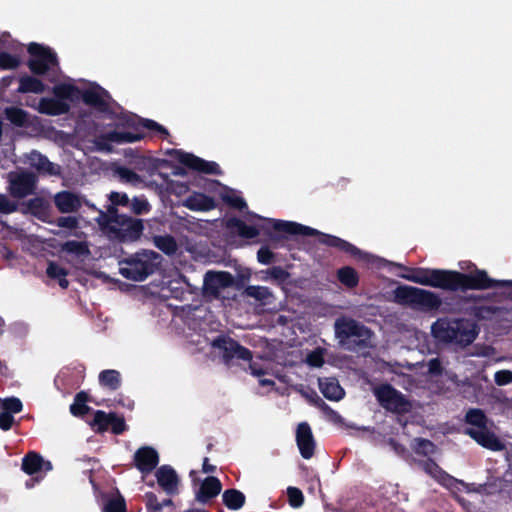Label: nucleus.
Wrapping results in <instances>:
<instances>
[{
    "instance_id": "nucleus-39",
    "label": "nucleus",
    "mask_w": 512,
    "mask_h": 512,
    "mask_svg": "<svg viewBox=\"0 0 512 512\" xmlns=\"http://www.w3.org/2000/svg\"><path fill=\"white\" fill-rule=\"evenodd\" d=\"M111 420H113V413L96 411L91 425L95 430L104 431L110 427Z\"/></svg>"
},
{
    "instance_id": "nucleus-12",
    "label": "nucleus",
    "mask_w": 512,
    "mask_h": 512,
    "mask_svg": "<svg viewBox=\"0 0 512 512\" xmlns=\"http://www.w3.org/2000/svg\"><path fill=\"white\" fill-rule=\"evenodd\" d=\"M373 392L379 403L387 410L396 413H404L410 410V402L388 384L374 388Z\"/></svg>"
},
{
    "instance_id": "nucleus-1",
    "label": "nucleus",
    "mask_w": 512,
    "mask_h": 512,
    "mask_svg": "<svg viewBox=\"0 0 512 512\" xmlns=\"http://www.w3.org/2000/svg\"><path fill=\"white\" fill-rule=\"evenodd\" d=\"M406 280L445 291L486 290L500 288L502 292L487 296L452 295L441 298L439 294L409 285H399L393 290V301L401 306L423 313L458 314L470 310L475 320H512V280H495L485 270L473 272L436 268H414L403 276Z\"/></svg>"
},
{
    "instance_id": "nucleus-20",
    "label": "nucleus",
    "mask_w": 512,
    "mask_h": 512,
    "mask_svg": "<svg viewBox=\"0 0 512 512\" xmlns=\"http://www.w3.org/2000/svg\"><path fill=\"white\" fill-rule=\"evenodd\" d=\"M296 441L303 458L309 459L313 456L315 441L310 426L303 422L296 430Z\"/></svg>"
},
{
    "instance_id": "nucleus-54",
    "label": "nucleus",
    "mask_w": 512,
    "mask_h": 512,
    "mask_svg": "<svg viewBox=\"0 0 512 512\" xmlns=\"http://www.w3.org/2000/svg\"><path fill=\"white\" fill-rule=\"evenodd\" d=\"M414 448L418 453L424 455H429L434 452V445L428 440L415 439Z\"/></svg>"
},
{
    "instance_id": "nucleus-5",
    "label": "nucleus",
    "mask_w": 512,
    "mask_h": 512,
    "mask_svg": "<svg viewBox=\"0 0 512 512\" xmlns=\"http://www.w3.org/2000/svg\"><path fill=\"white\" fill-rule=\"evenodd\" d=\"M124 124L128 127L135 128V131H109L103 135V139L117 144L134 143L144 138V134L139 130V128L156 131L161 135L162 139H166L170 135L169 131L156 121L152 119L139 118L136 115L126 117Z\"/></svg>"
},
{
    "instance_id": "nucleus-32",
    "label": "nucleus",
    "mask_w": 512,
    "mask_h": 512,
    "mask_svg": "<svg viewBox=\"0 0 512 512\" xmlns=\"http://www.w3.org/2000/svg\"><path fill=\"white\" fill-rule=\"evenodd\" d=\"M223 503L231 510H238L242 508L245 503V496L242 492L236 489H228L222 495Z\"/></svg>"
},
{
    "instance_id": "nucleus-22",
    "label": "nucleus",
    "mask_w": 512,
    "mask_h": 512,
    "mask_svg": "<svg viewBox=\"0 0 512 512\" xmlns=\"http://www.w3.org/2000/svg\"><path fill=\"white\" fill-rule=\"evenodd\" d=\"M54 204L57 210L63 214L77 212L82 206L79 196L66 190L55 194Z\"/></svg>"
},
{
    "instance_id": "nucleus-51",
    "label": "nucleus",
    "mask_w": 512,
    "mask_h": 512,
    "mask_svg": "<svg viewBox=\"0 0 512 512\" xmlns=\"http://www.w3.org/2000/svg\"><path fill=\"white\" fill-rule=\"evenodd\" d=\"M287 494H288L289 504L293 508H299L300 506H302L304 497H303L302 492L298 488L289 487L287 489Z\"/></svg>"
},
{
    "instance_id": "nucleus-44",
    "label": "nucleus",
    "mask_w": 512,
    "mask_h": 512,
    "mask_svg": "<svg viewBox=\"0 0 512 512\" xmlns=\"http://www.w3.org/2000/svg\"><path fill=\"white\" fill-rule=\"evenodd\" d=\"M128 208L136 215L146 214L150 211V204L147 199L143 197H134L130 200Z\"/></svg>"
},
{
    "instance_id": "nucleus-45",
    "label": "nucleus",
    "mask_w": 512,
    "mask_h": 512,
    "mask_svg": "<svg viewBox=\"0 0 512 512\" xmlns=\"http://www.w3.org/2000/svg\"><path fill=\"white\" fill-rule=\"evenodd\" d=\"M120 179L127 183L136 184L141 181L140 176L132 169L124 166H120L116 170Z\"/></svg>"
},
{
    "instance_id": "nucleus-11",
    "label": "nucleus",
    "mask_w": 512,
    "mask_h": 512,
    "mask_svg": "<svg viewBox=\"0 0 512 512\" xmlns=\"http://www.w3.org/2000/svg\"><path fill=\"white\" fill-rule=\"evenodd\" d=\"M7 191L13 198L23 199L35 193L38 178L31 171L10 172L7 176Z\"/></svg>"
},
{
    "instance_id": "nucleus-49",
    "label": "nucleus",
    "mask_w": 512,
    "mask_h": 512,
    "mask_svg": "<svg viewBox=\"0 0 512 512\" xmlns=\"http://www.w3.org/2000/svg\"><path fill=\"white\" fill-rule=\"evenodd\" d=\"M19 209L17 202L12 201L7 195L0 193V213L11 214Z\"/></svg>"
},
{
    "instance_id": "nucleus-27",
    "label": "nucleus",
    "mask_w": 512,
    "mask_h": 512,
    "mask_svg": "<svg viewBox=\"0 0 512 512\" xmlns=\"http://www.w3.org/2000/svg\"><path fill=\"white\" fill-rule=\"evenodd\" d=\"M246 296L255 299L262 306L274 304L275 296L272 291L265 286L250 285L244 290Z\"/></svg>"
},
{
    "instance_id": "nucleus-40",
    "label": "nucleus",
    "mask_w": 512,
    "mask_h": 512,
    "mask_svg": "<svg viewBox=\"0 0 512 512\" xmlns=\"http://www.w3.org/2000/svg\"><path fill=\"white\" fill-rule=\"evenodd\" d=\"M23 50V45L14 40L8 32L0 36V51L18 52Z\"/></svg>"
},
{
    "instance_id": "nucleus-4",
    "label": "nucleus",
    "mask_w": 512,
    "mask_h": 512,
    "mask_svg": "<svg viewBox=\"0 0 512 512\" xmlns=\"http://www.w3.org/2000/svg\"><path fill=\"white\" fill-rule=\"evenodd\" d=\"M160 258L154 251L136 252L119 261V272L128 280L143 281L158 269Z\"/></svg>"
},
{
    "instance_id": "nucleus-29",
    "label": "nucleus",
    "mask_w": 512,
    "mask_h": 512,
    "mask_svg": "<svg viewBox=\"0 0 512 512\" xmlns=\"http://www.w3.org/2000/svg\"><path fill=\"white\" fill-rule=\"evenodd\" d=\"M319 388L322 394L329 400L339 401L344 396V390L339 383L333 378H325L319 380Z\"/></svg>"
},
{
    "instance_id": "nucleus-37",
    "label": "nucleus",
    "mask_w": 512,
    "mask_h": 512,
    "mask_svg": "<svg viewBox=\"0 0 512 512\" xmlns=\"http://www.w3.org/2000/svg\"><path fill=\"white\" fill-rule=\"evenodd\" d=\"M61 250L69 254H75L77 256H85L89 254L87 243L76 240H68L64 242L61 245Z\"/></svg>"
},
{
    "instance_id": "nucleus-35",
    "label": "nucleus",
    "mask_w": 512,
    "mask_h": 512,
    "mask_svg": "<svg viewBox=\"0 0 512 512\" xmlns=\"http://www.w3.org/2000/svg\"><path fill=\"white\" fill-rule=\"evenodd\" d=\"M99 383L110 390H116L121 384V375L117 370H104L99 374Z\"/></svg>"
},
{
    "instance_id": "nucleus-7",
    "label": "nucleus",
    "mask_w": 512,
    "mask_h": 512,
    "mask_svg": "<svg viewBox=\"0 0 512 512\" xmlns=\"http://www.w3.org/2000/svg\"><path fill=\"white\" fill-rule=\"evenodd\" d=\"M466 421L471 425L470 428H467L466 433L478 444L494 451L503 449L502 442L489 429L487 419L481 410H469L466 414Z\"/></svg>"
},
{
    "instance_id": "nucleus-2",
    "label": "nucleus",
    "mask_w": 512,
    "mask_h": 512,
    "mask_svg": "<svg viewBox=\"0 0 512 512\" xmlns=\"http://www.w3.org/2000/svg\"><path fill=\"white\" fill-rule=\"evenodd\" d=\"M259 220L264 221V224L259 226L247 225L243 220L237 217H230L226 220V227L230 230H235L237 234L246 239H253L263 230L269 240L274 244V247H283V242L290 239V237L297 236H318V241L328 247L335 248L340 252L350 255L359 260H364L367 256L362 250L353 245L352 243L331 234H326L318 231L317 229L305 226L296 222L265 219L258 215H254Z\"/></svg>"
},
{
    "instance_id": "nucleus-63",
    "label": "nucleus",
    "mask_w": 512,
    "mask_h": 512,
    "mask_svg": "<svg viewBox=\"0 0 512 512\" xmlns=\"http://www.w3.org/2000/svg\"><path fill=\"white\" fill-rule=\"evenodd\" d=\"M215 469H216L215 466L208 463V459L204 460L203 467H202V470L204 473H212L215 471Z\"/></svg>"
},
{
    "instance_id": "nucleus-19",
    "label": "nucleus",
    "mask_w": 512,
    "mask_h": 512,
    "mask_svg": "<svg viewBox=\"0 0 512 512\" xmlns=\"http://www.w3.org/2000/svg\"><path fill=\"white\" fill-rule=\"evenodd\" d=\"M155 477L159 487L168 495L178 493L180 479L176 471L168 465H163L155 471Z\"/></svg>"
},
{
    "instance_id": "nucleus-41",
    "label": "nucleus",
    "mask_w": 512,
    "mask_h": 512,
    "mask_svg": "<svg viewBox=\"0 0 512 512\" xmlns=\"http://www.w3.org/2000/svg\"><path fill=\"white\" fill-rule=\"evenodd\" d=\"M12 52L0 51V69L9 70L16 69L20 66L21 60L17 55H12Z\"/></svg>"
},
{
    "instance_id": "nucleus-50",
    "label": "nucleus",
    "mask_w": 512,
    "mask_h": 512,
    "mask_svg": "<svg viewBox=\"0 0 512 512\" xmlns=\"http://www.w3.org/2000/svg\"><path fill=\"white\" fill-rule=\"evenodd\" d=\"M109 200L111 202V205L109 207H114V208H116V206H122V207L128 208V206L130 204V199H129L128 195L126 193H121V192H111L109 194Z\"/></svg>"
},
{
    "instance_id": "nucleus-47",
    "label": "nucleus",
    "mask_w": 512,
    "mask_h": 512,
    "mask_svg": "<svg viewBox=\"0 0 512 512\" xmlns=\"http://www.w3.org/2000/svg\"><path fill=\"white\" fill-rule=\"evenodd\" d=\"M266 273L278 283H285L290 277L289 272L280 266H272L266 270Z\"/></svg>"
},
{
    "instance_id": "nucleus-10",
    "label": "nucleus",
    "mask_w": 512,
    "mask_h": 512,
    "mask_svg": "<svg viewBox=\"0 0 512 512\" xmlns=\"http://www.w3.org/2000/svg\"><path fill=\"white\" fill-rule=\"evenodd\" d=\"M27 51L30 55L27 66L34 75H45L50 67L59 65L57 54L48 46L31 42Z\"/></svg>"
},
{
    "instance_id": "nucleus-52",
    "label": "nucleus",
    "mask_w": 512,
    "mask_h": 512,
    "mask_svg": "<svg viewBox=\"0 0 512 512\" xmlns=\"http://www.w3.org/2000/svg\"><path fill=\"white\" fill-rule=\"evenodd\" d=\"M60 228H67L74 230L78 228L79 222L75 216H61L58 217L54 222Z\"/></svg>"
},
{
    "instance_id": "nucleus-36",
    "label": "nucleus",
    "mask_w": 512,
    "mask_h": 512,
    "mask_svg": "<svg viewBox=\"0 0 512 512\" xmlns=\"http://www.w3.org/2000/svg\"><path fill=\"white\" fill-rule=\"evenodd\" d=\"M154 243L155 246L166 255H173L178 249L177 242L171 235L156 236Z\"/></svg>"
},
{
    "instance_id": "nucleus-14",
    "label": "nucleus",
    "mask_w": 512,
    "mask_h": 512,
    "mask_svg": "<svg viewBox=\"0 0 512 512\" xmlns=\"http://www.w3.org/2000/svg\"><path fill=\"white\" fill-rule=\"evenodd\" d=\"M422 469L434 478L441 485L451 489L453 492L457 491H467L470 493L469 486L463 482H460L447 473H445L436 463L432 461H425L421 465Z\"/></svg>"
},
{
    "instance_id": "nucleus-23",
    "label": "nucleus",
    "mask_w": 512,
    "mask_h": 512,
    "mask_svg": "<svg viewBox=\"0 0 512 512\" xmlns=\"http://www.w3.org/2000/svg\"><path fill=\"white\" fill-rule=\"evenodd\" d=\"M29 163L42 175L59 176L61 174V167L38 151L34 150L30 153Z\"/></svg>"
},
{
    "instance_id": "nucleus-15",
    "label": "nucleus",
    "mask_w": 512,
    "mask_h": 512,
    "mask_svg": "<svg viewBox=\"0 0 512 512\" xmlns=\"http://www.w3.org/2000/svg\"><path fill=\"white\" fill-rule=\"evenodd\" d=\"M234 284V277L227 271H207L204 276L203 289L205 293L218 296L221 289L231 287Z\"/></svg>"
},
{
    "instance_id": "nucleus-28",
    "label": "nucleus",
    "mask_w": 512,
    "mask_h": 512,
    "mask_svg": "<svg viewBox=\"0 0 512 512\" xmlns=\"http://www.w3.org/2000/svg\"><path fill=\"white\" fill-rule=\"evenodd\" d=\"M45 84L38 78L31 75H22L19 77V86L17 89L18 93H35L41 94L45 91Z\"/></svg>"
},
{
    "instance_id": "nucleus-13",
    "label": "nucleus",
    "mask_w": 512,
    "mask_h": 512,
    "mask_svg": "<svg viewBox=\"0 0 512 512\" xmlns=\"http://www.w3.org/2000/svg\"><path fill=\"white\" fill-rule=\"evenodd\" d=\"M172 153L176 155V159L179 163L185 167L211 175H221L222 171L218 163L214 161L204 160L192 153H187L181 150H172Z\"/></svg>"
},
{
    "instance_id": "nucleus-6",
    "label": "nucleus",
    "mask_w": 512,
    "mask_h": 512,
    "mask_svg": "<svg viewBox=\"0 0 512 512\" xmlns=\"http://www.w3.org/2000/svg\"><path fill=\"white\" fill-rule=\"evenodd\" d=\"M431 330L439 341L457 345H468L477 335L474 322H434Z\"/></svg>"
},
{
    "instance_id": "nucleus-30",
    "label": "nucleus",
    "mask_w": 512,
    "mask_h": 512,
    "mask_svg": "<svg viewBox=\"0 0 512 512\" xmlns=\"http://www.w3.org/2000/svg\"><path fill=\"white\" fill-rule=\"evenodd\" d=\"M80 89L73 85L67 83H60L55 85L52 88V93L54 98L59 99L60 101H74L80 95Z\"/></svg>"
},
{
    "instance_id": "nucleus-46",
    "label": "nucleus",
    "mask_w": 512,
    "mask_h": 512,
    "mask_svg": "<svg viewBox=\"0 0 512 512\" xmlns=\"http://www.w3.org/2000/svg\"><path fill=\"white\" fill-rule=\"evenodd\" d=\"M168 164L169 161L166 159L148 158L144 160V165L150 176H153L159 169L167 167Z\"/></svg>"
},
{
    "instance_id": "nucleus-26",
    "label": "nucleus",
    "mask_w": 512,
    "mask_h": 512,
    "mask_svg": "<svg viewBox=\"0 0 512 512\" xmlns=\"http://www.w3.org/2000/svg\"><path fill=\"white\" fill-rule=\"evenodd\" d=\"M184 205L192 211H209L216 207V202L211 196L195 193L186 199Z\"/></svg>"
},
{
    "instance_id": "nucleus-16",
    "label": "nucleus",
    "mask_w": 512,
    "mask_h": 512,
    "mask_svg": "<svg viewBox=\"0 0 512 512\" xmlns=\"http://www.w3.org/2000/svg\"><path fill=\"white\" fill-rule=\"evenodd\" d=\"M82 101L95 108L101 113H108L110 111L109 99L111 96L107 90L99 85L85 89L80 92Z\"/></svg>"
},
{
    "instance_id": "nucleus-25",
    "label": "nucleus",
    "mask_w": 512,
    "mask_h": 512,
    "mask_svg": "<svg viewBox=\"0 0 512 512\" xmlns=\"http://www.w3.org/2000/svg\"><path fill=\"white\" fill-rule=\"evenodd\" d=\"M70 105L68 102L60 101L56 98L44 97L41 98L38 104V111L41 114L49 116H59L68 113Z\"/></svg>"
},
{
    "instance_id": "nucleus-33",
    "label": "nucleus",
    "mask_w": 512,
    "mask_h": 512,
    "mask_svg": "<svg viewBox=\"0 0 512 512\" xmlns=\"http://www.w3.org/2000/svg\"><path fill=\"white\" fill-rule=\"evenodd\" d=\"M5 117L13 125L17 127H25L28 125V113L18 107H7L4 110Z\"/></svg>"
},
{
    "instance_id": "nucleus-43",
    "label": "nucleus",
    "mask_w": 512,
    "mask_h": 512,
    "mask_svg": "<svg viewBox=\"0 0 512 512\" xmlns=\"http://www.w3.org/2000/svg\"><path fill=\"white\" fill-rule=\"evenodd\" d=\"M22 402L16 397L0 398V410L10 414L19 413L22 410Z\"/></svg>"
},
{
    "instance_id": "nucleus-59",
    "label": "nucleus",
    "mask_w": 512,
    "mask_h": 512,
    "mask_svg": "<svg viewBox=\"0 0 512 512\" xmlns=\"http://www.w3.org/2000/svg\"><path fill=\"white\" fill-rule=\"evenodd\" d=\"M495 382L498 385H506L512 382V372L508 370H502L495 373Z\"/></svg>"
},
{
    "instance_id": "nucleus-31",
    "label": "nucleus",
    "mask_w": 512,
    "mask_h": 512,
    "mask_svg": "<svg viewBox=\"0 0 512 512\" xmlns=\"http://www.w3.org/2000/svg\"><path fill=\"white\" fill-rule=\"evenodd\" d=\"M47 276L51 279H57L59 286L63 289H67L69 281L66 279L68 271L60 266L57 262L50 261L46 269Z\"/></svg>"
},
{
    "instance_id": "nucleus-21",
    "label": "nucleus",
    "mask_w": 512,
    "mask_h": 512,
    "mask_svg": "<svg viewBox=\"0 0 512 512\" xmlns=\"http://www.w3.org/2000/svg\"><path fill=\"white\" fill-rule=\"evenodd\" d=\"M134 461L136 467L141 471L144 477L156 467L159 462V457L155 449L145 446L136 451Z\"/></svg>"
},
{
    "instance_id": "nucleus-17",
    "label": "nucleus",
    "mask_w": 512,
    "mask_h": 512,
    "mask_svg": "<svg viewBox=\"0 0 512 512\" xmlns=\"http://www.w3.org/2000/svg\"><path fill=\"white\" fill-rule=\"evenodd\" d=\"M195 474V472H191L193 481L195 483L198 482L199 484V487L196 489L195 492V497L197 501H199L200 503H207L221 492L222 485L218 478L208 476L205 479L200 480L194 476Z\"/></svg>"
},
{
    "instance_id": "nucleus-24",
    "label": "nucleus",
    "mask_w": 512,
    "mask_h": 512,
    "mask_svg": "<svg viewBox=\"0 0 512 512\" xmlns=\"http://www.w3.org/2000/svg\"><path fill=\"white\" fill-rule=\"evenodd\" d=\"M22 469L29 475L39 472H48L52 469L49 461H45L41 455L36 452H29L22 460Z\"/></svg>"
},
{
    "instance_id": "nucleus-62",
    "label": "nucleus",
    "mask_w": 512,
    "mask_h": 512,
    "mask_svg": "<svg viewBox=\"0 0 512 512\" xmlns=\"http://www.w3.org/2000/svg\"><path fill=\"white\" fill-rule=\"evenodd\" d=\"M15 80L14 76H5L0 81V89L6 90Z\"/></svg>"
},
{
    "instance_id": "nucleus-18",
    "label": "nucleus",
    "mask_w": 512,
    "mask_h": 512,
    "mask_svg": "<svg viewBox=\"0 0 512 512\" xmlns=\"http://www.w3.org/2000/svg\"><path fill=\"white\" fill-rule=\"evenodd\" d=\"M22 214H29L38 220L52 224L50 220L51 208L49 202L43 197H34L26 202H23L20 207Z\"/></svg>"
},
{
    "instance_id": "nucleus-3",
    "label": "nucleus",
    "mask_w": 512,
    "mask_h": 512,
    "mask_svg": "<svg viewBox=\"0 0 512 512\" xmlns=\"http://www.w3.org/2000/svg\"><path fill=\"white\" fill-rule=\"evenodd\" d=\"M101 218L113 237L120 242L136 241L143 234V221L125 214H119L117 208L108 207L106 213H101Z\"/></svg>"
},
{
    "instance_id": "nucleus-57",
    "label": "nucleus",
    "mask_w": 512,
    "mask_h": 512,
    "mask_svg": "<svg viewBox=\"0 0 512 512\" xmlns=\"http://www.w3.org/2000/svg\"><path fill=\"white\" fill-rule=\"evenodd\" d=\"M146 505L148 512H160L162 505L159 503L157 497L153 493L145 495Z\"/></svg>"
},
{
    "instance_id": "nucleus-58",
    "label": "nucleus",
    "mask_w": 512,
    "mask_h": 512,
    "mask_svg": "<svg viewBox=\"0 0 512 512\" xmlns=\"http://www.w3.org/2000/svg\"><path fill=\"white\" fill-rule=\"evenodd\" d=\"M14 423V417L7 411H1L0 413V428L4 431L9 430Z\"/></svg>"
},
{
    "instance_id": "nucleus-60",
    "label": "nucleus",
    "mask_w": 512,
    "mask_h": 512,
    "mask_svg": "<svg viewBox=\"0 0 512 512\" xmlns=\"http://www.w3.org/2000/svg\"><path fill=\"white\" fill-rule=\"evenodd\" d=\"M110 427L116 434H120L125 430L124 420L113 414V420L110 421Z\"/></svg>"
},
{
    "instance_id": "nucleus-48",
    "label": "nucleus",
    "mask_w": 512,
    "mask_h": 512,
    "mask_svg": "<svg viewBox=\"0 0 512 512\" xmlns=\"http://www.w3.org/2000/svg\"><path fill=\"white\" fill-rule=\"evenodd\" d=\"M103 512H125V502L120 496L111 498L103 507Z\"/></svg>"
},
{
    "instance_id": "nucleus-53",
    "label": "nucleus",
    "mask_w": 512,
    "mask_h": 512,
    "mask_svg": "<svg viewBox=\"0 0 512 512\" xmlns=\"http://www.w3.org/2000/svg\"><path fill=\"white\" fill-rule=\"evenodd\" d=\"M274 258V253L267 246H262L257 252V260L263 265L271 264Z\"/></svg>"
},
{
    "instance_id": "nucleus-61",
    "label": "nucleus",
    "mask_w": 512,
    "mask_h": 512,
    "mask_svg": "<svg viewBox=\"0 0 512 512\" xmlns=\"http://www.w3.org/2000/svg\"><path fill=\"white\" fill-rule=\"evenodd\" d=\"M441 366L437 359H432L428 364V372L431 375H436L440 372Z\"/></svg>"
},
{
    "instance_id": "nucleus-64",
    "label": "nucleus",
    "mask_w": 512,
    "mask_h": 512,
    "mask_svg": "<svg viewBox=\"0 0 512 512\" xmlns=\"http://www.w3.org/2000/svg\"><path fill=\"white\" fill-rule=\"evenodd\" d=\"M38 482L37 479H30L29 481L26 482V487L27 488H32L35 486V484Z\"/></svg>"
},
{
    "instance_id": "nucleus-56",
    "label": "nucleus",
    "mask_w": 512,
    "mask_h": 512,
    "mask_svg": "<svg viewBox=\"0 0 512 512\" xmlns=\"http://www.w3.org/2000/svg\"><path fill=\"white\" fill-rule=\"evenodd\" d=\"M307 362L310 366L320 367L324 362V354L321 349H317L307 356Z\"/></svg>"
},
{
    "instance_id": "nucleus-55",
    "label": "nucleus",
    "mask_w": 512,
    "mask_h": 512,
    "mask_svg": "<svg viewBox=\"0 0 512 512\" xmlns=\"http://www.w3.org/2000/svg\"><path fill=\"white\" fill-rule=\"evenodd\" d=\"M224 201L231 207L238 209L242 211L243 209L247 208L246 201L237 195H226L224 196Z\"/></svg>"
},
{
    "instance_id": "nucleus-38",
    "label": "nucleus",
    "mask_w": 512,
    "mask_h": 512,
    "mask_svg": "<svg viewBox=\"0 0 512 512\" xmlns=\"http://www.w3.org/2000/svg\"><path fill=\"white\" fill-rule=\"evenodd\" d=\"M251 374L259 379V384L263 387H272L274 385V381L270 378H265L264 376L269 375V371L267 367H263L256 362L250 364Z\"/></svg>"
},
{
    "instance_id": "nucleus-42",
    "label": "nucleus",
    "mask_w": 512,
    "mask_h": 512,
    "mask_svg": "<svg viewBox=\"0 0 512 512\" xmlns=\"http://www.w3.org/2000/svg\"><path fill=\"white\" fill-rule=\"evenodd\" d=\"M87 395L83 392L78 393L75 397L73 404L70 406V411L74 416H82L88 412L86 405Z\"/></svg>"
},
{
    "instance_id": "nucleus-34",
    "label": "nucleus",
    "mask_w": 512,
    "mask_h": 512,
    "mask_svg": "<svg viewBox=\"0 0 512 512\" xmlns=\"http://www.w3.org/2000/svg\"><path fill=\"white\" fill-rule=\"evenodd\" d=\"M338 280L348 288H355L359 283V276L357 271L350 267L345 266L337 270Z\"/></svg>"
},
{
    "instance_id": "nucleus-9",
    "label": "nucleus",
    "mask_w": 512,
    "mask_h": 512,
    "mask_svg": "<svg viewBox=\"0 0 512 512\" xmlns=\"http://www.w3.org/2000/svg\"><path fill=\"white\" fill-rule=\"evenodd\" d=\"M335 334L339 345L347 350L365 345L370 338L369 330L359 322H336Z\"/></svg>"
},
{
    "instance_id": "nucleus-8",
    "label": "nucleus",
    "mask_w": 512,
    "mask_h": 512,
    "mask_svg": "<svg viewBox=\"0 0 512 512\" xmlns=\"http://www.w3.org/2000/svg\"><path fill=\"white\" fill-rule=\"evenodd\" d=\"M204 339L210 345L212 357L219 358L226 364L233 359L249 360L251 358V354L247 349L241 347L225 335L217 337L204 336Z\"/></svg>"
}]
</instances>
